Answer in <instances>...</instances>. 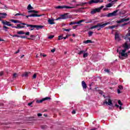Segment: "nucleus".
Wrapping results in <instances>:
<instances>
[{
	"label": "nucleus",
	"mask_w": 130,
	"mask_h": 130,
	"mask_svg": "<svg viewBox=\"0 0 130 130\" xmlns=\"http://www.w3.org/2000/svg\"><path fill=\"white\" fill-rule=\"evenodd\" d=\"M117 52H119V57L120 59H124L126 57H127L128 55V53H130V51L126 52V50H120L119 51L118 49L117 50Z\"/></svg>",
	"instance_id": "obj_1"
},
{
	"label": "nucleus",
	"mask_w": 130,
	"mask_h": 130,
	"mask_svg": "<svg viewBox=\"0 0 130 130\" xmlns=\"http://www.w3.org/2000/svg\"><path fill=\"white\" fill-rule=\"evenodd\" d=\"M27 27H29V31H33L34 29H37V30H39V29H42L43 28V26L42 25H32V24H28L27 25Z\"/></svg>",
	"instance_id": "obj_2"
},
{
	"label": "nucleus",
	"mask_w": 130,
	"mask_h": 130,
	"mask_svg": "<svg viewBox=\"0 0 130 130\" xmlns=\"http://www.w3.org/2000/svg\"><path fill=\"white\" fill-rule=\"evenodd\" d=\"M117 12H118V10H115L112 13L108 14L107 15H103V17H107L108 18H110V17H115V16H117Z\"/></svg>",
	"instance_id": "obj_3"
},
{
	"label": "nucleus",
	"mask_w": 130,
	"mask_h": 130,
	"mask_svg": "<svg viewBox=\"0 0 130 130\" xmlns=\"http://www.w3.org/2000/svg\"><path fill=\"white\" fill-rule=\"evenodd\" d=\"M107 25V23H104L103 24H102L101 23H98L97 25H94V26H92L90 27V29H95V28H104V27H105V26H106Z\"/></svg>",
	"instance_id": "obj_4"
},
{
	"label": "nucleus",
	"mask_w": 130,
	"mask_h": 130,
	"mask_svg": "<svg viewBox=\"0 0 130 130\" xmlns=\"http://www.w3.org/2000/svg\"><path fill=\"white\" fill-rule=\"evenodd\" d=\"M74 8H75V7L67 6L66 5H63V6H56L55 7V9H56L57 10H61L62 9H74Z\"/></svg>",
	"instance_id": "obj_5"
},
{
	"label": "nucleus",
	"mask_w": 130,
	"mask_h": 130,
	"mask_svg": "<svg viewBox=\"0 0 130 130\" xmlns=\"http://www.w3.org/2000/svg\"><path fill=\"white\" fill-rule=\"evenodd\" d=\"M104 104H106V105H109V106H112V101L110 98L106 99L104 102Z\"/></svg>",
	"instance_id": "obj_6"
},
{
	"label": "nucleus",
	"mask_w": 130,
	"mask_h": 130,
	"mask_svg": "<svg viewBox=\"0 0 130 130\" xmlns=\"http://www.w3.org/2000/svg\"><path fill=\"white\" fill-rule=\"evenodd\" d=\"M68 13H66L65 14L63 15H61L60 17H58V18H57L56 20H60L61 19H62V20H64L66 19H69V18H70V16H69Z\"/></svg>",
	"instance_id": "obj_7"
},
{
	"label": "nucleus",
	"mask_w": 130,
	"mask_h": 130,
	"mask_svg": "<svg viewBox=\"0 0 130 130\" xmlns=\"http://www.w3.org/2000/svg\"><path fill=\"white\" fill-rule=\"evenodd\" d=\"M98 3H103V1H101L100 0H91L89 2L86 3V4L92 5V4H98Z\"/></svg>",
	"instance_id": "obj_8"
},
{
	"label": "nucleus",
	"mask_w": 130,
	"mask_h": 130,
	"mask_svg": "<svg viewBox=\"0 0 130 130\" xmlns=\"http://www.w3.org/2000/svg\"><path fill=\"white\" fill-rule=\"evenodd\" d=\"M127 21H129V18H122L120 19V20H117V23L118 24H120V23H123V22H127Z\"/></svg>",
	"instance_id": "obj_9"
},
{
	"label": "nucleus",
	"mask_w": 130,
	"mask_h": 130,
	"mask_svg": "<svg viewBox=\"0 0 130 130\" xmlns=\"http://www.w3.org/2000/svg\"><path fill=\"white\" fill-rule=\"evenodd\" d=\"M50 100V98H49V97H46V98H45L42 99L41 100H37L36 101V103H42L43 101H45V100Z\"/></svg>",
	"instance_id": "obj_10"
},
{
	"label": "nucleus",
	"mask_w": 130,
	"mask_h": 130,
	"mask_svg": "<svg viewBox=\"0 0 130 130\" xmlns=\"http://www.w3.org/2000/svg\"><path fill=\"white\" fill-rule=\"evenodd\" d=\"M2 24H3V25H6V26H12V27H13V24H11V22L6 20H2Z\"/></svg>",
	"instance_id": "obj_11"
},
{
	"label": "nucleus",
	"mask_w": 130,
	"mask_h": 130,
	"mask_svg": "<svg viewBox=\"0 0 130 130\" xmlns=\"http://www.w3.org/2000/svg\"><path fill=\"white\" fill-rule=\"evenodd\" d=\"M99 12H100V9L95 8L91 11L90 14H91V15H94V14H96V13H99Z\"/></svg>",
	"instance_id": "obj_12"
},
{
	"label": "nucleus",
	"mask_w": 130,
	"mask_h": 130,
	"mask_svg": "<svg viewBox=\"0 0 130 130\" xmlns=\"http://www.w3.org/2000/svg\"><path fill=\"white\" fill-rule=\"evenodd\" d=\"M41 15H38L37 14H30L29 15H27L26 17V18H29V17H41Z\"/></svg>",
	"instance_id": "obj_13"
},
{
	"label": "nucleus",
	"mask_w": 130,
	"mask_h": 130,
	"mask_svg": "<svg viewBox=\"0 0 130 130\" xmlns=\"http://www.w3.org/2000/svg\"><path fill=\"white\" fill-rule=\"evenodd\" d=\"M12 28H15L16 29H22V28H25V26H21L20 24H17V26H12Z\"/></svg>",
	"instance_id": "obj_14"
},
{
	"label": "nucleus",
	"mask_w": 130,
	"mask_h": 130,
	"mask_svg": "<svg viewBox=\"0 0 130 130\" xmlns=\"http://www.w3.org/2000/svg\"><path fill=\"white\" fill-rule=\"evenodd\" d=\"M115 39L116 41H119L120 40L119 35L117 32L115 34Z\"/></svg>",
	"instance_id": "obj_15"
},
{
	"label": "nucleus",
	"mask_w": 130,
	"mask_h": 130,
	"mask_svg": "<svg viewBox=\"0 0 130 130\" xmlns=\"http://www.w3.org/2000/svg\"><path fill=\"white\" fill-rule=\"evenodd\" d=\"M48 24H50V25H53V24H55V23H54V20L49 19L48 20Z\"/></svg>",
	"instance_id": "obj_16"
},
{
	"label": "nucleus",
	"mask_w": 130,
	"mask_h": 130,
	"mask_svg": "<svg viewBox=\"0 0 130 130\" xmlns=\"http://www.w3.org/2000/svg\"><path fill=\"white\" fill-rule=\"evenodd\" d=\"M82 86L83 89H87V84H86V82H85V81L82 82Z\"/></svg>",
	"instance_id": "obj_17"
},
{
	"label": "nucleus",
	"mask_w": 130,
	"mask_h": 130,
	"mask_svg": "<svg viewBox=\"0 0 130 130\" xmlns=\"http://www.w3.org/2000/svg\"><path fill=\"white\" fill-rule=\"evenodd\" d=\"M92 43L93 42L90 40H87L85 41L84 42H83V43H85V44H88V43Z\"/></svg>",
	"instance_id": "obj_18"
},
{
	"label": "nucleus",
	"mask_w": 130,
	"mask_h": 130,
	"mask_svg": "<svg viewBox=\"0 0 130 130\" xmlns=\"http://www.w3.org/2000/svg\"><path fill=\"white\" fill-rule=\"evenodd\" d=\"M29 74H30V72H25L22 74V77H28Z\"/></svg>",
	"instance_id": "obj_19"
},
{
	"label": "nucleus",
	"mask_w": 130,
	"mask_h": 130,
	"mask_svg": "<svg viewBox=\"0 0 130 130\" xmlns=\"http://www.w3.org/2000/svg\"><path fill=\"white\" fill-rule=\"evenodd\" d=\"M87 3H80L79 4L76 5V7H79V6H85V5H86Z\"/></svg>",
	"instance_id": "obj_20"
},
{
	"label": "nucleus",
	"mask_w": 130,
	"mask_h": 130,
	"mask_svg": "<svg viewBox=\"0 0 130 130\" xmlns=\"http://www.w3.org/2000/svg\"><path fill=\"white\" fill-rule=\"evenodd\" d=\"M11 22H12L13 23H20L19 20L15 19H11Z\"/></svg>",
	"instance_id": "obj_21"
},
{
	"label": "nucleus",
	"mask_w": 130,
	"mask_h": 130,
	"mask_svg": "<svg viewBox=\"0 0 130 130\" xmlns=\"http://www.w3.org/2000/svg\"><path fill=\"white\" fill-rule=\"evenodd\" d=\"M17 34H18V35H23V34H25V32L23 31H18Z\"/></svg>",
	"instance_id": "obj_22"
},
{
	"label": "nucleus",
	"mask_w": 130,
	"mask_h": 130,
	"mask_svg": "<svg viewBox=\"0 0 130 130\" xmlns=\"http://www.w3.org/2000/svg\"><path fill=\"white\" fill-rule=\"evenodd\" d=\"M113 6V4L112 3H109L106 5V8H111Z\"/></svg>",
	"instance_id": "obj_23"
},
{
	"label": "nucleus",
	"mask_w": 130,
	"mask_h": 130,
	"mask_svg": "<svg viewBox=\"0 0 130 130\" xmlns=\"http://www.w3.org/2000/svg\"><path fill=\"white\" fill-rule=\"evenodd\" d=\"M28 13H33L34 14H37L38 11H36L35 10H29L28 11Z\"/></svg>",
	"instance_id": "obj_24"
},
{
	"label": "nucleus",
	"mask_w": 130,
	"mask_h": 130,
	"mask_svg": "<svg viewBox=\"0 0 130 130\" xmlns=\"http://www.w3.org/2000/svg\"><path fill=\"white\" fill-rule=\"evenodd\" d=\"M118 26L117 25H113L111 26H109V29H114V28H117Z\"/></svg>",
	"instance_id": "obj_25"
},
{
	"label": "nucleus",
	"mask_w": 130,
	"mask_h": 130,
	"mask_svg": "<svg viewBox=\"0 0 130 130\" xmlns=\"http://www.w3.org/2000/svg\"><path fill=\"white\" fill-rule=\"evenodd\" d=\"M27 10H33V8L32 7V6H31L30 4L28 5L27 7Z\"/></svg>",
	"instance_id": "obj_26"
},
{
	"label": "nucleus",
	"mask_w": 130,
	"mask_h": 130,
	"mask_svg": "<svg viewBox=\"0 0 130 130\" xmlns=\"http://www.w3.org/2000/svg\"><path fill=\"white\" fill-rule=\"evenodd\" d=\"M18 77V74L17 73H14L13 75V79H16Z\"/></svg>",
	"instance_id": "obj_27"
},
{
	"label": "nucleus",
	"mask_w": 130,
	"mask_h": 130,
	"mask_svg": "<svg viewBox=\"0 0 130 130\" xmlns=\"http://www.w3.org/2000/svg\"><path fill=\"white\" fill-rule=\"evenodd\" d=\"M87 56H88V53H84L83 54V57L84 58H86V57H87Z\"/></svg>",
	"instance_id": "obj_28"
},
{
	"label": "nucleus",
	"mask_w": 130,
	"mask_h": 130,
	"mask_svg": "<svg viewBox=\"0 0 130 130\" xmlns=\"http://www.w3.org/2000/svg\"><path fill=\"white\" fill-rule=\"evenodd\" d=\"M1 16H8V14H7V13H0V18H1Z\"/></svg>",
	"instance_id": "obj_29"
},
{
	"label": "nucleus",
	"mask_w": 130,
	"mask_h": 130,
	"mask_svg": "<svg viewBox=\"0 0 130 130\" xmlns=\"http://www.w3.org/2000/svg\"><path fill=\"white\" fill-rule=\"evenodd\" d=\"M93 31H89L88 32L89 37H90L92 36V35H93Z\"/></svg>",
	"instance_id": "obj_30"
},
{
	"label": "nucleus",
	"mask_w": 130,
	"mask_h": 130,
	"mask_svg": "<svg viewBox=\"0 0 130 130\" xmlns=\"http://www.w3.org/2000/svg\"><path fill=\"white\" fill-rule=\"evenodd\" d=\"M40 54H41V56H43V57H46V54H45L44 53H41Z\"/></svg>",
	"instance_id": "obj_31"
},
{
	"label": "nucleus",
	"mask_w": 130,
	"mask_h": 130,
	"mask_svg": "<svg viewBox=\"0 0 130 130\" xmlns=\"http://www.w3.org/2000/svg\"><path fill=\"white\" fill-rule=\"evenodd\" d=\"M77 24V22H71L69 24V25H75V24Z\"/></svg>",
	"instance_id": "obj_32"
},
{
	"label": "nucleus",
	"mask_w": 130,
	"mask_h": 130,
	"mask_svg": "<svg viewBox=\"0 0 130 130\" xmlns=\"http://www.w3.org/2000/svg\"><path fill=\"white\" fill-rule=\"evenodd\" d=\"M84 8H79L77 10V12H82V10H83Z\"/></svg>",
	"instance_id": "obj_33"
},
{
	"label": "nucleus",
	"mask_w": 130,
	"mask_h": 130,
	"mask_svg": "<svg viewBox=\"0 0 130 130\" xmlns=\"http://www.w3.org/2000/svg\"><path fill=\"white\" fill-rule=\"evenodd\" d=\"M84 54V53H85V51H80L79 53H78V54Z\"/></svg>",
	"instance_id": "obj_34"
},
{
	"label": "nucleus",
	"mask_w": 130,
	"mask_h": 130,
	"mask_svg": "<svg viewBox=\"0 0 130 130\" xmlns=\"http://www.w3.org/2000/svg\"><path fill=\"white\" fill-rule=\"evenodd\" d=\"M118 103L119 105H120V106H122V103H121V101H120V100L118 101Z\"/></svg>",
	"instance_id": "obj_35"
},
{
	"label": "nucleus",
	"mask_w": 130,
	"mask_h": 130,
	"mask_svg": "<svg viewBox=\"0 0 130 130\" xmlns=\"http://www.w3.org/2000/svg\"><path fill=\"white\" fill-rule=\"evenodd\" d=\"M63 31H67L68 32H70V31H71V28H69V29L63 28Z\"/></svg>",
	"instance_id": "obj_36"
},
{
	"label": "nucleus",
	"mask_w": 130,
	"mask_h": 130,
	"mask_svg": "<svg viewBox=\"0 0 130 130\" xmlns=\"http://www.w3.org/2000/svg\"><path fill=\"white\" fill-rule=\"evenodd\" d=\"M13 37L20 38V37H21V36H19V35H14L13 36Z\"/></svg>",
	"instance_id": "obj_37"
},
{
	"label": "nucleus",
	"mask_w": 130,
	"mask_h": 130,
	"mask_svg": "<svg viewBox=\"0 0 130 130\" xmlns=\"http://www.w3.org/2000/svg\"><path fill=\"white\" fill-rule=\"evenodd\" d=\"M53 37H54V36H50L48 37V39H52V38H53Z\"/></svg>",
	"instance_id": "obj_38"
},
{
	"label": "nucleus",
	"mask_w": 130,
	"mask_h": 130,
	"mask_svg": "<svg viewBox=\"0 0 130 130\" xmlns=\"http://www.w3.org/2000/svg\"><path fill=\"white\" fill-rule=\"evenodd\" d=\"M20 24H21V25H23V26H26V27H27V25H29V24H26V23H20Z\"/></svg>",
	"instance_id": "obj_39"
},
{
	"label": "nucleus",
	"mask_w": 130,
	"mask_h": 130,
	"mask_svg": "<svg viewBox=\"0 0 130 130\" xmlns=\"http://www.w3.org/2000/svg\"><path fill=\"white\" fill-rule=\"evenodd\" d=\"M36 77H37V75L36 74H35L32 76V79H36Z\"/></svg>",
	"instance_id": "obj_40"
},
{
	"label": "nucleus",
	"mask_w": 130,
	"mask_h": 130,
	"mask_svg": "<svg viewBox=\"0 0 130 130\" xmlns=\"http://www.w3.org/2000/svg\"><path fill=\"white\" fill-rule=\"evenodd\" d=\"M118 88H119V89H120V90H122V89H123V87L121 85H119L118 86Z\"/></svg>",
	"instance_id": "obj_41"
},
{
	"label": "nucleus",
	"mask_w": 130,
	"mask_h": 130,
	"mask_svg": "<svg viewBox=\"0 0 130 130\" xmlns=\"http://www.w3.org/2000/svg\"><path fill=\"white\" fill-rule=\"evenodd\" d=\"M103 8H104V6H101V7H100L99 8H98V9L100 10V12L101 10H102V9H103Z\"/></svg>",
	"instance_id": "obj_42"
},
{
	"label": "nucleus",
	"mask_w": 130,
	"mask_h": 130,
	"mask_svg": "<svg viewBox=\"0 0 130 130\" xmlns=\"http://www.w3.org/2000/svg\"><path fill=\"white\" fill-rule=\"evenodd\" d=\"M61 39H62V37L61 36H59L58 37V40H61Z\"/></svg>",
	"instance_id": "obj_43"
},
{
	"label": "nucleus",
	"mask_w": 130,
	"mask_h": 130,
	"mask_svg": "<svg viewBox=\"0 0 130 130\" xmlns=\"http://www.w3.org/2000/svg\"><path fill=\"white\" fill-rule=\"evenodd\" d=\"M25 35H30V32L27 31L26 32H25Z\"/></svg>",
	"instance_id": "obj_44"
},
{
	"label": "nucleus",
	"mask_w": 130,
	"mask_h": 130,
	"mask_svg": "<svg viewBox=\"0 0 130 130\" xmlns=\"http://www.w3.org/2000/svg\"><path fill=\"white\" fill-rule=\"evenodd\" d=\"M92 21H94V20L90 19V20H89V21L86 22V23H92Z\"/></svg>",
	"instance_id": "obj_45"
},
{
	"label": "nucleus",
	"mask_w": 130,
	"mask_h": 130,
	"mask_svg": "<svg viewBox=\"0 0 130 130\" xmlns=\"http://www.w3.org/2000/svg\"><path fill=\"white\" fill-rule=\"evenodd\" d=\"M22 14L20 13H17L15 15V16H21L22 15Z\"/></svg>",
	"instance_id": "obj_46"
},
{
	"label": "nucleus",
	"mask_w": 130,
	"mask_h": 130,
	"mask_svg": "<svg viewBox=\"0 0 130 130\" xmlns=\"http://www.w3.org/2000/svg\"><path fill=\"white\" fill-rule=\"evenodd\" d=\"M20 38H27V37H26V36H20Z\"/></svg>",
	"instance_id": "obj_47"
},
{
	"label": "nucleus",
	"mask_w": 130,
	"mask_h": 130,
	"mask_svg": "<svg viewBox=\"0 0 130 130\" xmlns=\"http://www.w3.org/2000/svg\"><path fill=\"white\" fill-rule=\"evenodd\" d=\"M105 72H106V73H109V70L108 69H105Z\"/></svg>",
	"instance_id": "obj_48"
},
{
	"label": "nucleus",
	"mask_w": 130,
	"mask_h": 130,
	"mask_svg": "<svg viewBox=\"0 0 130 130\" xmlns=\"http://www.w3.org/2000/svg\"><path fill=\"white\" fill-rule=\"evenodd\" d=\"M32 104H33V102H31V103H28V105L29 106H31V105H32Z\"/></svg>",
	"instance_id": "obj_49"
},
{
	"label": "nucleus",
	"mask_w": 130,
	"mask_h": 130,
	"mask_svg": "<svg viewBox=\"0 0 130 130\" xmlns=\"http://www.w3.org/2000/svg\"><path fill=\"white\" fill-rule=\"evenodd\" d=\"M3 29H9V27L6 26H3Z\"/></svg>",
	"instance_id": "obj_50"
},
{
	"label": "nucleus",
	"mask_w": 130,
	"mask_h": 130,
	"mask_svg": "<svg viewBox=\"0 0 130 130\" xmlns=\"http://www.w3.org/2000/svg\"><path fill=\"white\" fill-rule=\"evenodd\" d=\"M30 38H35V36H34V35H30Z\"/></svg>",
	"instance_id": "obj_51"
},
{
	"label": "nucleus",
	"mask_w": 130,
	"mask_h": 130,
	"mask_svg": "<svg viewBox=\"0 0 130 130\" xmlns=\"http://www.w3.org/2000/svg\"><path fill=\"white\" fill-rule=\"evenodd\" d=\"M81 21L79 20L78 22H76V24H78L79 25V24H81Z\"/></svg>",
	"instance_id": "obj_52"
},
{
	"label": "nucleus",
	"mask_w": 130,
	"mask_h": 130,
	"mask_svg": "<svg viewBox=\"0 0 130 130\" xmlns=\"http://www.w3.org/2000/svg\"><path fill=\"white\" fill-rule=\"evenodd\" d=\"M2 18H5V17L1 16L0 21H2V23H3V20H2Z\"/></svg>",
	"instance_id": "obj_53"
},
{
	"label": "nucleus",
	"mask_w": 130,
	"mask_h": 130,
	"mask_svg": "<svg viewBox=\"0 0 130 130\" xmlns=\"http://www.w3.org/2000/svg\"><path fill=\"white\" fill-rule=\"evenodd\" d=\"M4 75V72H0V76H3Z\"/></svg>",
	"instance_id": "obj_54"
},
{
	"label": "nucleus",
	"mask_w": 130,
	"mask_h": 130,
	"mask_svg": "<svg viewBox=\"0 0 130 130\" xmlns=\"http://www.w3.org/2000/svg\"><path fill=\"white\" fill-rule=\"evenodd\" d=\"M38 116H42V114L41 113L38 114Z\"/></svg>",
	"instance_id": "obj_55"
},
{
	"label": "nucleus",
	"mask_w": 130,
	"mask_h": 130,
	"mask_svg": "<svg viewBox=\"0 0 130 130\" xmlns=\"http://www.w3.org/2000/svg\"><path fill=\"white\" fill-rule=\"evenodd\" d=\"M72 114H76V111L73 110V111H72Z\"/></svg>",
	"instance_id": "obj_56"
},
{
	"label": "nucleus",
	"mask_w": 130,
	"mask_h": 130,
	"mask_svg": "<svg viewBox=\"0 0 130 130\" xmlns=\"http://www.w3.org/2000/svg\"><path fill=\"white\" fill-rule=\"evenodd\" d=\"M19 52H20V50H18L17 51L15 52L14 53H15V54L19 53Z\"/></svg>",
	"instance_id": "obj_57"
},
{
	"label": "nucleus",
	"mask_w": 130,
	"mask_h": 130,
	"mask_svg": "<svg viewBox=\"0 0 130 130\" xmlns=\"http://www.w3.org/2000/svg\"><path fill=\"white\" fill-rule=\"evenodd\" d=\"M77 27H78V26L77 25H75V26H74L73 27V29H76V28H77Z\"/></svg>",
	"instance_id": "obj_58"
},
{
	"label": "nucleus",
	"mask_w": 130,
	"mask_h": 130,
	"mask_svg": "<svg viewBox=\"0 0 130 130\" xmlns=\"http://www.w3.org/2000/svg\"><path fill=\"white\" fill-rule=\"evenodd\" d=\"M51 51L53 53L55 51V49H52Z\"/></svg>",
	"instance_id": "obj_59"
},
{
	"label": "nucleus",
	"mask_w": 130,
	"mask_h": 130,
	"mask_svg": "<svg viewBox=\"0 0 130 130\" xmlns=\"http://www.w3.org/2000/svg\"><path fill=\"white\" fill-rule=\"evenodd\" d=\"M117 92L118 94L120 93V89H118L117 90Z\"/></svg>",
	"instance_id": "obj_60"
},
{
	"label": "nucleus",
	"mask_w": 130,
	"mask_h": 130,
	"mask_svg": "<svg viewBox=\"0 0 130 130\" xmlns=\"http://www.w3.org/2000/svg\"><path fill=\"white\" fill-rule=\"evenodd\" d=\"M71 36V35H68L66 36V38H68V37H70Z\"/></svg>",
	"instance_id": "obj_61"
},
{
	"label": "nucleus",
	"mask_w": 130,
	"mask_h": 130,
	"mask_svg": "<svg viewBox=\"0 0 130 130\" xmlns=\"http://www.w3.org/2000/svg\"><path fill=\"white\" fill-rule=\"evenodd\" d=\"M116 107H117V108H118V107H119V105L116 104L115 105Z\"/></svg>",
	"instance_id": "obj_62"
},
{
	"label": "nucleus",
	"mask_w": 130,
	"mask_h": 130,
	"mask_svg": "<svg viewBox=\"0 0 130 130\" xmlns=\"http://www.w3.org/2000/svg\"><path fill=\"white\" fill-rule=\"evenodd\" d=\"M80 22L82 23V22H85V20H80Z\"/></svg>",
	"instance_id": "obj_63"
},
{
	"label": "nucleus",
	"mask_w": 130,
	"mask_h": 130,
	"mask_svg": "<svg viewBox=\"0 0 130 130\" xmlns=\"http://www.w3.org/2000/svg\"><path fill=\"white\" fill-rule=\"evenodd\" d=\"M126 36H130V33L127 34Z\"/></svg>",
	"instance_id": "obj_64"
}]
</instances>
